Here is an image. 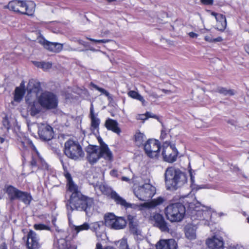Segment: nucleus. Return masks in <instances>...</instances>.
Wrapping results in <instances>:
<instances>
[{
	"instance_id": "6",
	"label": "nucleus",
	"mask_w": 249,
	"mask_h": 249,
	"mask_svg": "<svg viewBox=\"0 0 249 249\" xmlns=\"http://www.w3.org/2000/svg\"><path fill=\"white\" fill-rule=\"evenodd\" d=\"M135 195L140 200L146 201L151 198L156 193V188L149 183L140 186L134 191Z\"/></svg>"
},
{
	"instance_id": "37",
	"label": "nucleus",
	"mask_w": 249,
	"mask_h": 249,
	"mask_svg": "<svg viewBox=\"0 0 249 249\" xmlns=\"http://www.w3.org/2000/svg\"><path fill=\"white\" fill-rule=\"evenodd\" d=\"M25 90L23 89L17 87L15 91L14 100L16 102H19L23 97Z\"/></svg>"
},
{
	"instance_id": "8",
	"label": "nucleus",
	"mask_w": 249,
	"mask_h": 249,
	"mask_svg": "<svg viewBox=\"0 0 249 249\" xmlns=\"http://www.w3.org/2000/svg\"><path fill=\"white\" fill-rule=\"evenodd\" d=\"M104 219L105 225L115 230L122 229L126 224V220L123 217H117L111 213L106 215Z\"/></svg>"
},
{
	"instance_id": "22",
	"label": "nucleus",
	"mask_w": 249,
	"mask_h": 249,
	"mask_svg": "<svg viewBox=\"0 0 249 249\" xmlns=\"http://www.w3.org/2000/svg\"><path fill=\"white\" fill-rule=\"evenodd\" d=\"M89 226L90 227L89 229L95 233L97 239H99L101 238L103 234V222L102 221L93 222L90 223Z\"/></svg>"
},
{
	"instance_id": "63",
	"label": "nucleus",
	"mask_w": 249,
	"mask_h": 249,
	"mask_svg": "<svg viewBox=\"0 0 249 249\" xmlns=\"http://www.w3.org/2000/svg\"><path fill=\"white\" fill-rule=\"evenodd\" d=\"M122 180L125 181H128L129 180V179L125 177H123L122 178Z\"/></svg>"
},
{
	"instance_id": "53",
	"label": "nucleus",
	"mask_w": 249,
	"mask_h": 249,
	"mask_svg": "<svg viewBox=\"0 0 249 249\" xmlns=\"http://www.w3.org/2000/svg\"><path fill=\"white\" fill-rule=\"evenodd\" d=\"M77 43L79 44H80V45H82L85 47H87V43H86L84 41L81 40V39H78L77 40Z\"/></svg>"
},
{
	"instance_id": "49",
	"label": "nucleus",
	"mask_w": 249,
	"mask_h": 249,
	"mask_svg": "<svg viewBox=\"0 0 249 249\" xmlns=\"http://www.w3.org/2000/svg\"><path fill=\"white\" fill-rule=\"evenodd\" d=\"M137 120H142L143 121H145V120L147 119V117L145 115V114H139L136 117Z\"/></svg>"
},
{
	"instance_id": "38",
	"label": "nucleus",
	"mask_w": 249,
	"mask_h": 249,
	"mask_svg": "<svg viewBox=\"0 0 249 249\" xmlns=\"http://www.w3.org/2000/svg\"><path fill=\"white\" fill-rule=\"evenodd\" d=\"M34 64L37 67L47 70L51 68L52 64L50 62H34Z\"/></svg>"
},
{
	"instance_id": "46",
	"label": "nucleus",
	"mask_w": 249,
	"mask_h": 249,
	"mask_svg": "<svg viewBox=\"0 0 249 249\" xmlns=\"http://www.w3.org/2000/svg\"><path fill=\"white\" fill-rule=\"evenodd\" d=\"M38 160L40 161V168L47 169L48 168V165L44 160L42 158H39Z\"/></svg>"
},
{
	"instance_id": "26",
	"label": "nucleus",
	"mask_w": 249,
	"mask_h": 249,
	"mask_svg": "<svg viewBox=\"0 0 249 249\" xmlns=\"http://www.w3.org/2000/svg\"><path fill=\"white\" fill-rule=\"evenodd\" d=\"M176 178H177L175 183L176 185V190L182 186L187 182L186 174L178 169H177V177Z\"/></svg>"
},
{
	"instance_id": "23",
	"label": "nucleus",
	"mask_w": 249,
	"mask_h": 249,
	"mask_svg": "<svg viewBox=\"0 0 249 249\" xmlns=\"http://www.w3.org/2000/svg\"><path fill=\"white\" fill-rule=\"evenodd\" d=\"M24 1V0H18L11 1L8 3L7 8L10 10L22 14Z\"/></svg>"
},
{
	"instance_id": "4",
	"label": "nucleus",
	"mask_w": 249,
	"mask_h": 249,
	"mask_svg": "<svg viewBox=\"0 0 249 249\" xmlns=\"http://www.w3.org/2000/svg\"><path fill=\"white\" fill-rule=\"evenodd\" d=\"M189 207L191 210V217L194 219L200 220H207L211 218L212 213L211 208L204 206H201L199 202L196 204L190 203Z\"/></svg>"
},
{
	"instance_id": "2",
	"label": "nucleus",
	"mask_w": 249,
	"mask_h": 249,
	"mask_svg": "<svg viewBox=\"0 0 249 249\" xmlns=\"http://www.w3.org/2000/svg\"><path fill=\"white\" fill-rule=\"evenodd\" d=\"M186 210L181 202L170 204L165 208V214L168 220L172 222L181 221L184 216Z\"/></svg>"
},
{
	"instance_id": "52",
	"label": "nucleus",
	"mask_w": 249,
	"mask_h": 249,
	"mask_svg": "<svg viewBox=\"0 0 249 249\" xmlns=\"http://www.w3.org/2000/svg\"><path fill=\"white\" fill-rule=\"evenodd\" d=\"M189 36L191 38H196L197 37V36H198V34L195 33H194V32H190L189 34H188Z\"/></svg>"
},
{
	"instance_id": "33",
	"label": "nucleus",
	"mask_w": 249,
	"mask_h": 249,
	"mask_svg": "<svg viewBox=\"0 0 249 249\" xmlns=\"http://www.w3.org/2000/svg\"><path fill=\"white\" fill-rule=\"evenodd\" d=\"M17 199L21 200L26 204H29L32 199V197L28 193L20 191Z\"/></svg>"
},
{
	"instance_id": "28",
	"label": "nucleus",
	"mask_w": 249,
	"mask_h": 249,
	"mask_svg": "<svg viewBox=\"0 0 249 249\" xmlns=\"http://www.w3.org/2000/svg\"><path fill=\"white\" fill-rule=\"evenodd\" d=\"M89 117L91 119V126L94 129L98 128L100 124V120L94 115L93 106L92 104L91 105L90 107Z\"/></svg>"
},
{
	"instance_id": "54",
	"label": "nucleus",
	"mask_w": 249,
	"mask_h": 249,
	"mask_svg": "<svg viewBox=\"0 0 249 249\" xmlns=\"http://www.w3.org/2000/svg\"><path fill=\"white\" fill-rule=\"evenodd\" d=\"M145 115L147 117V119L148 118H156V115H153L152 114L151 112H147L145 113Z\"/></svg>"
},
{
	"instance_id": "51",
	"label": "nucleus",
	"mask_w": 249,
	"mask_h": 249,
	"mask_svg": "<svg viewBox=\"0 0 249 249\" xmlns=\"http://www.w3.org/2000/svg\"><path fill=\"white\" fill-rule=\"evenodd\" d=\"M202 3L206 5H212L213 2V0H201Z\"/></svg>"
},
{
	"instance_id": "62",
	"label": "nucleus",
	"mask_w": 249,
	"mask_h": 249,
	"mask_svg": "<svg viewBox=\"0 0 249 249\" xmlns=\"http://www.w3.org/2000/svg\"><path fill=\"white\" fill-rule=\"evenodd\" d=\"M165 136H166V133H165V131L164 130H162L161 131V138H162V139H164L165 138Z\"/></svg>"
},
{
	"instance_id": "64",
	"label": "nucleus",
	"mask_w": 249,
	"mask_h": 249,
	"mask_svg": "<svg viewBox=\"0 0 249 249\" xmlns=\"http://www.w3.org/2000/svg\"><path fill=\"white\" fill-rule=\"evenodd\" d=\"M5 141V139L2 137H0V143H2Z\"/></svg>"
},
{
	"instance_id": "16",
	"label": "nucleus",
	"mask_w": 249,
	"mask_h": 249,
	"mask_svg": "<svg viewBox=\"0 0 249 249\" xmlns=\"http://www.w3.org/2000/svg\"><path fill=\"white\" fill-rule=\"evenodd\" d=\"M40 83L34 79L30 80L27 87V101L29 100V98L31 97L32 94L34 95V98H36L37 93L40 91Z\"/></svg>"
},
{
	"instance_id": "47",
	"label": "nucleus",
	"mask_w": 249,
	"mask_h": 249,
	"mask_svg": "<svg viewBox=\"0 0 249 249\" xmlns=\"http://www.w3.org/2000/svg\"><path fill=\"white\" fill-rule=\"evenodd\" d=\"M2 124L3 126L8 130L10 128V125L9 124V122L7 118L5 117L2 121Z\"/></svg>"
},
{
	"instance_id": "7",
	"label": "nucleus",
	"mask_w": 249,
	"mask_h": 249,
	"mask_svg": "<svg viewBox=\"0 0 249 249\" xmlns=\"http://www.w3.org/2000/svg\"><path fill=\"white\" fill-rule=\"evenodd\" d=\"M100 191L105 195L110 196L117 204H119L126 208H131L132 204L127 203L125 199L121 197L115 191L105 184H101L99 187Z\"/></svg>"
},
{
	"instance_id": "24",
	"label": "nucleus",
	"mask_w": 249,
	"mask_h": 249,
	"mask_svg": "<svg viewBox=\"0 0 249 249\" xmlns=\"http://www.w3.org/2000/svg\"><path fill=\"white\" fill-rule=\"evenodd\" d=\"M105 126L107 130L112 131L118 135L121 132V129L119 127V124L116 120L110 118L107 119L105 122Z\"/></svg>"
},
{
	"instance_id": "29",
	"label": "nucleus",
	"mask_w": 249,
	"mask_h": 249,
	"mask_svg": "<svg viewBox=\"0 0 249 249\" xmlns=\"http://www.w3.org/2000/svg\"><path fill=\"white\" fill-rule=\"evenodd\" d=\"M19 192L20 190L12 186H9L6 189V193L11 200L17 199Z\"/></svg>"
},
{
	"instance_id": "59",
	"label": "nucleus",
	"mask_w": 249,
	"mask_h": 249,
	"mask_svg": "<svg viewBox=\"0 0 249 249\" xmlns=\"http://www.w3.org/2000/svg\"><path fill=\"white\" fill-rule=\"evenodd\" d=\"M205 39L208 42H213V39L210 36H206Z\"/></svg>"
},
{
	"instance_id": "39",
	"label": "nucleus",
	"mask_w": 249,
	"mask_h": 249,
	"mask_svg": "<svg viewBox=\"0 0 249 249\" xmlns=\"http://www.w3.org/2000/svg\"><path fill=\"white\" fill-rule=\"evenodd\" d=\"M216 91L223 94L224 95H233L234 91L232 89H227L224 88H218L216 89Z\"/></svg>"
},
{
	"instance_id": "40",
	"label": "nucleus",
	"mask_w": 249,
	"mask_h": 249,
	"mask_svg": "<svg viewBox=\"0 0 249 249\" xmlns=\"http://www.w3.org/2000/svg\"><path fill=\"white\" fill-rule=\"evenodd\" d=\"M27 101L30 104H33L31 107V115L32 116H35L40 112L39 107H36L35 106V104H37L36 102L35 101L32 102L30 100Z\"/></svg>"
},
{
	"instance_id": "9",
	"label": "nucleus",
	"mask_w": 249,
	"mask_h": 249,
	"mask_svg": "<svg viewBox=\"0 0 249 249\" xmlns=\"http://www.w3.org/2000/svg\"><path fill=\"white\" fill-rule=\"evenodd\" d=\"M144 150L149 157L152 158L157 157L160 150L159 142L153 139L148 140L144 145Z\"/></svg>"
},
{
	"instance_id": "34",
	"label": "nucleus",
	"mask_w": 249,
	"mask_h": 249,
	"mask_svg": "<svg viewBox=\"0 0 249 249\" xmlns=\"http://www.w3.org/2000/svg\"><path fill=\"white\" fill-rule=\"evenodd\" d=\"M164 199L161 197H159L157 198L153 199L151 202L145 203L143 204L146 208H151L156 207L162 204L164 202Z\"/></svg>"
},
{
	"instance_id": "32",
	"label": "nucleus",
	"mask_w": 249,
	"mask_h": 249,
	"mask_svg": "<svg viewBox=\"0 0 249 249\" xmlns=\"http://www.w3.org/2000/svg\"><path fill=\"white\" fill-rule=\"evenodd\" d=\"M134 140L136 144L138 146L143 145V142L145 140V135L143 133H141L140 130L136 131L134 135Z\"/></svg>"
},
{
	"instance_id": "17",
	"label": "nucleus",
	"mask_w": 249,
	"mask_h": 249,
	"mask_svg": "<svg viewBox=\"0 0 249 249\" xmlns=\"http://www.w3.org/2000/svg\"><path fill=\"white\" fill-rule=\"evenodd\" d=\"M26 246L28 249H38L40 247L38 237L33 231L30 230L28 233Z\"/></svg>"
},
{
	"instance_id": "27",
	"label": "nucleus",
	"mask_w": 249,
	"mask_h": 249,
	"mask_svg": "<svg viewBox=\"0 0 249 249\" xmlns=\"http://www.w3.org/2000/svg\"><path fill=\"white\" fill-rule=\"evenodd\" d=\"M36 4L32 1H25L22 14L33 16L35 11Z\"/></svg>"
},
{
	"instance_id": "36",
	"label": "nucleus",
	"mask_w": 249,
	"mask_h": 249,
	"mask_svg": "<svg viewBox=\"0 0 249 249\" xmlns=\"http://www.w3.org/2000/svg\"><path fill=\"white\" fill-rule=\"evenodd\" d=\"M65 177L67 178L68 181L67 186L68 187V191L74 190L76 189V188L78 187V186L73 182L71 175L69 173H66L65 174Z\"/></svg>"
},
{
	"instance_id": "12",
	"label": "nucleus",
	"mask_w": 249,
	"mask_h": 249,
	"mask_svg": "<svg viewBox=\"0 0 249 249\" xmlns=\"http://www.w3.org/2000/svg\"><path fill=\"white\" fill-rule=\"evenodd\" d=\"M38 127V134L42 140L48 141L53 138L54 133L53 128L50 125L40 124Z\"/></svg>"
},
{
	"instance_id": "61",
	"label": "nucleus",
	"mask_w": 249,
	"mask_h": 249,
	"mask_svg": "<svg viewBox=\"0 0 249 249\" xmlns=\"http://www.w3.org/2000/svg\"><path fill=\"white\" fill-rule=\"evenodd\" d=\"M245 49L246 52L249 54V43L245 46Z\"/></svg>"
},
{
	"instance_id": "21",
	"label": "nucleus",
	"mask_w": 249,
	"mask_h": 249,
	"mask_svg": "<svg viewBox=\"0 0 249 249\" xmlns=\"http://www.w3.org/2000/svg\"><path fill=\"white\" fill-rule=\"evenodd\" d=\"M25 144H28L33 150L36 152V154L35 156H32V159L30 161V165L32 167H37L40 168V161L38 159L41 158L39 156L38 153L36 151V149L32 141L27 140L26 142H21V144L23 147H26Z\"/></svg>"
},
{
	"instance_id": "58",
	"label": "nucleus",
	"mask_w": 249,
	"mask_h": 249,
	"mask_svg": "<svg viewBox=\"0 0 249 249\" xmlns=\"http://www.w3.org/2000/svg\"><path fill=\"white\" fill-rule=\"evenodd\" d=\"M110 175L113 177H117V171L115 170H112L110 172Z\"/></svg>"
},
{
	"instance_id": "30",
	"label": "nucleus",
	"mask_w": 249,
	"mask_h": 249,
	"mask_svg": "<svg viewBox=\"0 0 249 249\" xmlns=\"http://www.w3.org/2000/svg\"><path fill=\"white\" fill-rule=\"evenodd\" d=\"M196 226H189L185 228L186 237L190 239L193 240L196 238Z\"/></svg>"
},
{
	"instance_id": "56",
	"label": "nucleus",
	"mask_w": 249,
	"mask_h": 249,
	"mask_svg": "<svg viewBox=\"0 0 249 249\" xmlns=\"http://www.w3.org/2000/svg\"><path fill=\"white\" fill-rule=\"evenodd\" d=\"M149 96L152 97L153 99H157L159 98V96L155 92H152L149 94Z\"/></svg>"
},
{
	"instance_id": "11",
	"label": "nucleus",
	"mask_w": 249,
	"mask_h": 249,
	"mask_svg": "<svg viewBox=\"0 0 249 249\" xmlns=\"http://www.w3.org/2000/svg\"><path fill=\"white\" fill-rule=\"evenodd\" d=\"M178 151L174 145H169L165 142L163 145L162 155L165 161L173 162L176 160Z\"/></svg>"
},
{
	"instance_id": "19",
	"label": "nucleus",
	"mask_w": 249,
	"mask_h": 249,
	"mask_svg": "<svg viewBox=\"0 0 249 249\" xmlns=\"http://www.w3.org/2000/svg\"><path fill=\"white\" fill-rule=\"evenodd\" d=\"M156 249H177V243L173 239H161L156 244Z\"/></svg>"
},
{
	"instance_id": "60",
	"label": "nucleus",
	"mask_w": 249,
	"mask_h": 249,
	"mask_svg": "<svg viewBox=\"0 0 249 249\" xmlns=\"http://www.w3.org/2000/svg\"><path fill=\"white\" fill-rule=\"evenodd\" d=\"M223 39L221 37H218L213 39V42H220L222 41Z\"/></svg>"
},
{
	"instance_id": "3",
	"label": "nucleus",
	"mask_w": 249,
	"mask_h": 249,
	"mask_svg": "<svg viewBox=\"0 0 249 249\" xmlns=\"http://www.w3.org/2000/svg\"><path fill=\"white\" fill-rule=\"evenodd\" d=\"M64 153L69 158L78 160L84 156V152L77 141L69 140L65 143Z\"/></svg>"
},
{
	"instance_id": "55",
	"label": "nucleus",
	"mask_w": 249,
	"mask_h": 249,
	"mask_svg": "<svg viewBox=\"0 0 249 249\" xmlns=\"http://www.w3.org/2000/svg\"><path fill=\"white\" fill-rule=\"evenodd\" d=\"M109 34V31L108 30H106L105 31H102L101 32V37H104L106 36L107 35Z\"/></svg>"
},
{
	"instance_id": "20",
	"label": "nucleus",
	"mask_w": 249,
	"mask_h": 249,
	"mask_svg": "<svg viewBox=\"0 0 249 249\" xmlns=\"http://www.w3.org/2000/svg\"><path fill=\"white\" fill-rule=\"evenodd\" d=\"M206 244L209 248L220 249L223 247L224 243L220 236L214 235L206 240Z\"/></svg>"
},
{
	"instance_id": "13",
	"label": "nucleus",
	"mask_w": 249,
	"mask_h": 249,
	"mask_svg": "<svg viewBox=\"0 0 249 249\" xmlns=\"http://www.w3.org/2000/svg\"><path fill=\"white\" fill-rule=\"evenodd\" d=\"M86 150L87 160L90 164H94L100 159L98 146L89 145Z\"/></svg>"
},
{
	"instance_id": "25",
	"label": "nucleus",
	"mask_w": 249,
	"mask_h": 249,
	"mask_svg": "<svg viewBox=\"0 0 249 249\" xmlns=\"http://www.w3.org/2000/svg\"><path fill=\"white\" fill-rule=\"evenodd\" d=\"M212 15L215 17L217 21L216 25V29L221 31H224L227 26V21L225 16L222 14H217L214 12H213Z\"/></svg>"
},
{
	"instance_id": "43",
	"label": "nucleus",
	"mask_w": 249,
	"mask_h": 249,
	"mask_svg": "<svg viewBox=\"0 0 249 249\" xmlns=\"http://www.w3.org/2000/svg\"><path fill=\"white\" fill-rule=\"evenodd\" d=\"M129 228L130 232L133 234L138 235L140 232L138 229L137 225L136 223L129 224Z\"/></svg>"
},
{
	"instance_id": "14",
	"label": "nucleus",
	"mask_w": 249,
	"mask_h": 249,
	"mask_svg": "<svg viewBox=\"0 0 249 249\" xmlns=\"http://www.w3.org/2000/svg\"><path fill=\"white\" fill-rule=\"evenodd\" d=\"M38 41L40 44L44 46L45 49L55 53L60 52L63 50L64 46L63 44L50 42L44 38H38Z\"/></svg>"
},
{
	"instance_id": "10",
	"label": "nucleus",
	"mask_w": 249,
	"mask_h": 249,
	"mask_svg": "<svg viewBox=\"0 0 249 249\" xmlns=\"http://www.w3.org/2000/svg\"><path fill=\"white\" fill-rule=\"evenodd\" d=\"M177 169L173 167L166 169L164 176L166 189L170 191L176 190L175 181L177 179Z\"/></svg>"
},
{
	"instance_id": "44",
	"label": "nucleus",
	"mask_w": 249,
	"mask_h": 249,
	"mask_svg": "<svg viewBox=\"0 0 249 249\" xmlns=\"http://www.w3.org/2000/svg\"><path fill=\"white\" fill-rule=\"evenodd\" d=\"M34 227L36 230H48L49 231L50 228L49 227L42 224H35Z\"/></svg>"
},
{
	"instance_id": "18",
	"label": "nucleus",
	"mask_w": 249,
	"mask_h": 249,
	"mask_svg": "<svg viewBox=\"0 0 249 249\" xmlns=\"http://www.w3.org/2000/svg\"><path fill=\"white\" fill-rule=\"evenodd\" d=\"M99 152L100 158H103L108 161H111L113 160L112 152L110 150L107 145L104 142H100V145L99 146Z\"/></svg>"
},
{
	"instance_id": "1",
	"label": "nucleus",
	"mask_w": 249,
	"mask_h": 249,
	"mask_svg": "<svg viewBox=\"0 0 249 249\" xmlns=\"http://www.w3.org/2000/svg\"><path fill=\"white\" fill-rule=\"evenodd\" d=\"M69 191L71 194L66 204L69 221L71 213L74 210L84 211L87 215L90 214L91 209L94 204L93 199L83 195L78 190V187L74 190Z\"/></svg>"
},
{
	"instance_id": "48",
	"label": "nucleus",
	"mask_w": 249,
	"mask_h": 249,
	"mask_svg": "<svg viewBox=\"0 0 249 249\" xmlns=\"http://www.w3.org/2000/svg\"><path fill=\"white\" fill-rule=\"evenodd\" d=\"M64 44V45L65 46V50H67V51H79L78 49L72 48L69 45L66 44ZM79 51H84L83 50H79Z\"/></svg>"
},
{
	"instance_id": "31",
	"label": "nucleus",
	"mask_w": 249,
	"mask_h": 249,
	"mask_svg": "<svg viewBox=\"0 0 249 249\" xmlns=\"http://www.w3.org/2000/svg\"><path fill=\"white\" fill-rule=\"evenodd\" d=\"M54 246L57 249H69L71 247L70 243L64 238H61L54 243Z\"/></svg>"
},
{
	"instance_id": "42",
	"label": "nucleus",
	"mask_w": 249,
	"mask_h": 249,
	"mask_svg": "<svg viewBox=\"0 0 249 249\" xmlns=\"http://www.w3.org/2000/svg\"><path fill=\"white\" fill-rule=\"evenodd\" d=\"M90 85L93 88H94L96 90L100 91L103 94H105L107 97H108V99H109L110 98L109 93L106 89L99 87L98 86H97L96 85H95L92 83H91Z\"/></svg>"
},
{
	"instance_id": "45",
	"label": "nucleus",
	"mask_w": 249,
	"mask_h": 249,
	"mask_svg": "<svg viewBox=\"0 0 249 249\" xmlns=\"http://www.w3.org/2000/svg\"><path fill=\"white\" fill-rule=\"evenodd\" d=\"M86 38L91 41L96 42V43H106L107 42H109L111 41H112L113 40L111 39H95L91 38H89L87 37Z\"/></svg>"
},
{
	"instance_id": "15",
	"label": "nucleus",
	"mask_w": 249,
	"mask_h": 249,
	"mask_svg": "<svg viewBox=\"0 0 249 249\" xmlns=\"http://www.w3.org/2000/svg\"><path fill=\"white\" fill-rule=\"evenodd\" d=\"M152 219L154 222V226L158 228L161 231L168 233L170 232L169 225L161 214L158 213H155L152 216Z\"/></svg>"
},
{
	"instance_id": "41",
	"label": "nucleus",
	"mask_w": 249,
	"mask_h": 249,
	"mask_svg": "<svg viewBox=\"0 0 249 249\" xmlns=\"http://www.w3.org/2000/svg\"><path fill=\"white\" fill-rule=\"evenodd\" d=\"M90 227L89 224L85 222L80 226H74V230L77 232H79L81 231L88 230Z\"/></svg>"
},
{
	"instance_id": "50",
	"label": "nucleus",
	"mask_w": 249,
	"mask_h": 249,
	"mask_svg": "<svg viewBox=\"0 0 249 249\" xmlns=\"http://www.w3.org/2000/svg\"><path fill=\"white\" fill-rule=\"evenodd\" d=\"M127 219L129 221V224L135 223L134 222V220H135L136 218L135 216H134L132 215H128L127 216Z\"/></svg>"
},
{
	"instance_id": "5",
	"label": "nucleus",
	"mask_w": 249,
	"mask_h": 249,
	"mask_svg": "<svg viewBox=\"0 0 249 249\" xmlns=\"http://www.w3.org/2000/svg\"><path fill=\"white\" fill-rule=\"evenodd\" d=\"M38 101L43 108L47 109L56 108L58 105V99L56 95L48 91L41 93L38 98Z\"/></svg>"
},
{
	"instance_id": "57",
	"label": "nucleus",
	"mask_w": 249,
	"mask_h": 249,
	"mask_svg": "<svg viewBox=\"0 0 249 249\" xmlns=\"http://www.w3.org/2000/svg\"><path fill=\"white\" fill-rule=\"evenodd\" d=\"M0 249H8L7 245L5 243H2L0 244Z\"/></svg>"
},
{
	"instance_id": "35",
	"label": "nucleus",
	"mask_w": 249,
	"mask_h": 249,
	"mask_svg": "<svg viewBox=\"0 0 249 249\" xmlns=\"http://www.w3.org/2000/svg\"><path fill=\"white\" fill-rule=\"evenodd\" d=\"M128 95L133 99H137L141 102L143 106L145 105V100L138 92L134 90H130L128 92Z\"/></svg>"
}]
</instances>
